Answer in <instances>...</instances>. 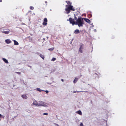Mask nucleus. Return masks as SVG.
<instances>
[{
    "mask_svg": "<svg viewBox=\"0 0 126 126\" xmlns=\"http://www.w3.org/2000/svg\"><path fill=\"white\" fill-rule=\"evenodd\" d=\"M84 24V21L83 18L81 17H79L76 20V25H78L79 27H82Z\"/></svg>",
    "mask_w": 126,
    "mask_h": 126,
    "instance_id": "nucleus-1",
    "label": "nucleus"
},
{
    "mask_svg": "<svg viewBox=\"0 0 126 126\" xmlns=\"http://www.w3.org/2000/svg\"><path fill=\"white\" fill-rule=\"evenodd\" d=\"M65 10L66 11V13L68 14L70 12L71 10L74 11H75V9L72 5H65Z\"/></svg>",
    "mask_w": 126,
    "mask_h": 126,
    "instance_id": "nucleus-2",
    "label": "nucleus"
},
{
    "mask_svg": "<svg viewBox=\"0 0 126 126\" xmlns=\"http://www.w3.org/2000/svg\"><path fill=\"white\" fill-rule=\"evenodd\" d=\"M69 20L70 23L72 24L73 25L75 24L76 25V22L74 21V19H72L70 17L69 18Z\"/></svg>",
    "mask_w": 126,
    "mask_h": 126,
    "instance_id": "nucleus-3",
    "label": "nucleus"
},
{
    "mask_svg": "<svg viewBox=\"0 0 126 126\" xmlns=\"http://www.w3.org/2000/svg\"><path fill=\"white\" fill-rule=\"evenodd\" d=\"M45 103L42 101H40L39 103H37V106H45Z\"/></svg>",
    "mask_w": 126,
    "mask_h": 126,
    "instance_id": "nucleus-4",
    "label": "nucleus"
},
{
    "mask_svg": "<svg viewBox=\"0 0 126 126\" xmlns=\"http://www.w3.org/2000/svg\"><path fill=\"white\" fill-rule=\"evenodd\" d=\"M47 20L46 18H45L44 19V21L43 23V25H46L47 24Z\"/></svg>",
    "mask_w": 126,
    "mask_h": 126,
    "instance_id": "nucleus-5",
    "label": "nucleus"
},
{
    "mask_svg": "<svg viewBox=\"0 0 126 126\" xmlns=\"http://www.w3.org/2000/svg\"><path fill=\"white\" fill-rule=\"evenodd\" d=\"M7 30H8V31H5L3 30L1 32H2L3 33H4L6 34H8L10 32V30L9 29Z\"/></svg>",
    "mask_w": 126,
    "mask_h": 126,
    "instance_id": "nucleus-6",
    "label": "nucleus"
},
{
    "mask_svg": "<svg viewBox=\"0 0 126 126\" xmlns=\"http://www.w3.org/2000/svg\"><path fill=\"white\" fill-rule=\"evenodd\" d=\"M83 20L84 19L86 22L89 23L90 24L91 23V21L90 20L87 18H83Z\"/></svg>",
    "mask_w": 126,
    "mask_h": 126,
    "instance_id": "nucleus-7",
    "label": "nucleus"
},
{
    "mask_svg": "<svg viewBox=\"0 0 126 126\" xmlns=\"http://www.w3.org/2000/svg\"><path fill=\"white\" fill-rule=\"evenodd\" d=\"M81 31H79L78 29H76L74 32V33L75 34H79L80 33V32Z\"/></svg>",
    "mask_w": 126,
    "mask_h": 126,
    "instance_id": "nucleus-8",
    "label": "nucleus"
},
{
    "mask_svg": "<svg viewBox=\"0 0 126 126\" xmlns=\"http://www.w3.org/2000/svg\"><path fill=\"white\" fill-rule=\"evenodd\" d=\"M66 2L67 3V5H68V6H69V5H72V3L69 1H66Z\"/></svg>",
    "mask_w": 126,
    "mask_h": 126,
    "instance_id": "nucleus-9",
    "label": "nucleus"
},
{
    "mask_svg": "<svg viewBox=\"0 0 126 126\" xmlns=\"http://www.w3.org/2000/svg\"><path fill=\"white\" fill-rule=\"evenodd\" d=\"M5 42L7 44H9L11 42V41L9 39H7L5 40Z\"/></svg>",
    "mask_w": 126,
    "mask_h": 126,
    "instance_id": "nucleus-10",
    "label": "nucleus"
},
{
    "mask_svg": "<svg viewBox=\"0 0 126 126\" xmlns=\"http://www.w3.org/2000/svg\"><path fill=\"white\" fill-rule=\"evenodd\" d=\"M2 60L5 63H8V61L6 59L4 58H3Z\"/></svg>",
    "mask_w": 126,
    "mask_h": 126,
    "instance_id": "nucleus-11",
    "label": "nucleus"
},
{
    "mask_svg": "<svg viewBox=\"0 0 126 126\" xmlns=\"http://www.w3.org/2000/svg\"><path fill=\"white\" fill-rule=\"evenodd\" d=\"M21 97L25 99H27V97L26 95L25 94L22 95Z\"/></svg>",
    "mask_w": 126,
    "mask_h": 126,
    "instance_id": "nucleus-12",
    "label": "nucleus"
},
{
    "mask_svg": "<svg viewBox=\"0 0 126 126\" xmlns=\"http://www.w3.org/2000/svg\"><path fill=\"white\" fill-rule=\"evenodd\" d=\"M78 78H75L73 81V82L74 83H76L78 80Z\"/></svg>",
    "mask_w": 126,
    "mask_h": 126,
    "instance_id": "nucleus-13",
    "label": "nucleus"
},
{
    "mask_svg": "<svg viewBox=\"0 0 126 126\" xmlns=\"http://www.w3.org/2000/svg\"><path fill=\"white\" fill-rule=\"evenodd\" d=\"M76 113H78L80 115H82V112L80 110L78 111H77L76 112Z\"/></svg>",
    "mask_w": 126,
    "mask_h": 126,
    "instance_id": "nucleus-14",
    "label": "nucleus"
},
{
    "mask_svg": "<svg viewBox=\"0 0 126 126\" xmlns=\"http://www.w3.org/2000/svg\"><path fill=\"white\" fill-rule=\"evenodd\" d=\"M13 41L14 42V45H18V43L17 41H16L15 40H13Z\"/></svg>",
    "mask_w": 126,
    "mask_h": 126,
    "instance_id": "nucleus-15",
    "label": "nucleus"
},
{
    "mask_svg": "<svg viewBox=\"0 0 126 126\" xmlns=\"http://www.w3.org/2000/svg\"><path fill=\"white\" fill-rule=\"evenodd\" d=\"M98 75L96 73L94 74L93 75V78H94V77H95L94 78H95Z\"/></svg>",
    "mask_w": 126,
    "mask_h": 126,
    "instance_id": "nucleus-16",
    "label": "nucleus"
},
{
    "mask_svg": "<svg viewBox=\"0 0 126 126\" xmlns=\"http://www.w3.org/2000/svg\"><path fill=\"white\" fill-rule=\"evenodd\" d=\"M39 56L43 59L44 60V55H42L41 54H40L39 55Z\"/></svg>",
    "mask_w": 126,
    "mask_h": 126,
    "instance_id": "nucleus-17",
    "label": "nucleus"
},
{
    "mask_svg": "<svg viewBox=\"0 0 126 126\" xmlns=\"http://www.w3.org/2000/svg\"><path fill=\"white\" fill-rule=\"evenodd\" d=\"M37 103V102L35 101H34L33 102V105H35L36 106H37V103Z\"/></svg>",
    "mask_w": 126,
    "mask_h": 126,
    "instance_id": "nucleus-18",
    "label": "nucleus"
},
{
    "mask_svg": "<svg viewBox=\"0 0 126 126\" xmlns=\"http://www.w3.org/2000/svg\"><path fill=\"white\" fill-rule=\"evenodd\" d=\"M54 49V47H52L51 48H49L48 49V50L50 51H52Z\"/></svg>",
    "mask_w": 126,
    "mask_h": 126,
    "instance_id": "nucleus-19",
    "label": "nucleus"
},
{
    "mask_svg": "<svg viewBox=\"0 0 126 126\" xmlns=\"http://www.w3.org/2000/svg\"><path fill=\"white\" fill-rule=\"evenodd\" d=\"M30 9L31 10H33L34 9V7L32 6H30Z\"/></svg>",
    "mask_w": 126,
    "mask_h": 126,
    "instance_id": "nucleus-20",
    "label": "nucleus"
},
{
    "mask_svg": "<svg viewBox=\"0 0 126 126\" xmlns=\"http://www.w3.org/2000/svg\"><path fill=\"white\" fill-rule=\"evenodd\" d=\"M37 89L38 91H39L40 92H41L43 91V90H41L39 88H37Z\"/></svg>",
    "mask_w": 126,
    "mask_h": 126,
    "instance_id": "nucleus-21",
    "label": "nucleus"
},
{
    "mask_svg": "<svg viewBox=\"0 0 126 126\" xmlns=\"http://www.w3.org/2000/svg\"><path fill=\"white\" fill-rule=\"evenodd\" d=\"M79 52H80L81 53H82L83 51H82V49H79Z\"/></svg>",
    "mask_w": 126,
    "mask_h": 126,
    "instance_id": "nucleus-22",
    "label": "nucleus"
},
{
    "mask_svg": "<svg viewBox=\"0 0 126 126\" xmlns=\"http://www.w3.org/2000/svg\"><path fill=\"white\" fill-rule=\"evenodd\" d=\"M56 60V58H53L51 60L53 61H54Z\"/></svg>",
    "mask_w": 126,
    "mask_h": 126,
    "instance_id": "nucleus-23",
    "label": "nucleus"
},
{
    "mask_svg": "<svg viewBox=\"0 0 126 126\" xmlns=\"http://www.w3.org/2000/svg\"><path fill=\"white\" fill-rule=\"evenodd\" d=\"M84 46V45L83 44H81L80 45V47H83Z\"/></svg>",
    "mask_w": 126,
    "mask_h": 126,
    "instance_id": "nucleus-24",
    "label": "nucleus"
},
{
    "mask_svg": "<svg viewBox=\"0 0 126 126\" xmlns=\"http://www.w3.org/2000/svg\"><path fill=\"white\" fill-rule=\"evenodd\" d=\"M16 73L19 74H21V72H16Z\"/></svg>",
    "mask_w": 126,
    "mask_h": 126,
    "instance_id": "nucleus-25",
    "label": "nucleus"
},
{
    "mask_svg": "<svg viewBox=\"0 0 126 126\" xmlns=\"http://www.w3.org/2000/svg\"><path fill=\"white\" fill-rule=\"evenodd\" d=\"M88 17H91L92 16V15L91 14H89L88 15Z\"/></svg>",
    "mask_w": 126,
    "mask_h": 126,
    "instance_id": "nucleus-26",
    "label": "nucleus"
},
{
    "mask_svg": "<svg viewBox=\"0 0 126 126\" xmlns=\"http://www.w3.org/2000/svg\"><path fill=\"white\" fill-rule=\"evenodd\" d=\"M44 115H48V113H44L43 114Z\"/></svg>",
    "mask_w": 126,
    "mask_h": 126,
    "instance_id": "nucleus-27",
    "label": "nucleus"
},
{
    "mask_svg": "<svg viewBox=\"0 0 126 126\" xmlns=\"http://www.w3.org/2000/svg\"><path fill=\"white\" fill-rule=\"evenodd\" d=\"M80 126H83V124L82 123H81L80 125Z\"/></svg>",
    "mask_w": 126,
    "mask_h": 126,
    "instance_id": "nucleus-28",
    "label": "nucleus"
},
{
    "mask_svg": "<svg viewBox=\"0 0 126 126\" xmlns=\"http://www.w3.org/2000/svg\"><path fill=\"white\" fill-rule=\"evenodd\" d=\"M83 48V47H80V48H79V49H82Z\"/></svg>",
    "mask_w": 126,
    "mask_h": 126,
    "instance_id": "nucleus-29",
    "label": "nucleus"
},
{
    "mask_svg": "<svg viewBox=\"0 0 126 126\" xmlns=\"http://www.w3.org/2000/svg\"><path fill=\"white\" fill-rule=\"evenodd\" d=\"M74 19H75V20L76 19H77V17L75 16Z\"/></svg>",
    "mask_w": 126,
    "mask_h": 126,
    "instance_id": "nucleus-30",
    "label": "nucleus"
},
{
    "mask_svg": "<svg viewBox=\"0 0 126 126\" xmlns=\"http://www.w3.org/2000/svg\"><path fill=\"white\" fill-rule=\"evenodd\" d=\"M45 92H46V93H48V91H47V90H46V91H45Z\"/></svg>",
    "mask_w": 126,
    "mask_h": 126,
    "instance_id": "nucleus-31",
    "label": "nucleus"
},
{
    "mask_svg": "<svg viewBox=\"0 0 126 126\" xmlns=\"http://www.w3.org/2000/svg\"><path fill=\"white\" fill-rule=\"evenodd\" d=\"M81 92H88V91H82Z\"/></svg>",
    "mask_w": 126,
    "mask_h": 126,
    "instance_id": "nucleus-32",
    "label": "nucleus"
},
{
    "mask_svg": "<svg viewBox=\"0 0 126 126\" xmlns=\"http://www.w3.org/2000/svg\"><path fill=\"white\" fill-rule=\"evenodd\" d=\"M61 80L63 82L64 81L63 79H62Z\"/></svg>",
    "mask_w": 126,
    "mask_h": 126,
    "instance_id": "nucleus-33",
    "label": "nucleus"
},
{
    "mask_svg": "<svg viewBox=\"0 0 126 126\" xmlns=\"http://www.w3.org/2000/svg\"><path fill=\"white\" fill-rule=\"evenodd\" d=\"M28 66L30 67V68H31L32 67V66H30V65H28Z\"/></svg>",
    "mask_w": 126,
    "mask_h": 126,
    "instance_id": "nucleus-34",
    "label": "nucleus"
},
{
    "mask_svg": "<svg viewBox=\"0 0 126 126\" xmlns=\"http://www.w3.org/2000/svg\"><path fill=\"white\" fill-rule=\"evenodd\" d=\"M76 91H74L73 92V93H76Z\"/></svg>",
    "mask_w": 126,
    "mask_h": 126,
    "instance_id": "nucleus-35",
    "label": "nucleus"
},
{
    "mask_svg": "<svg viewBox=\"0 0 126 126\" xmlns=\"http://www.w3.org/2000/svg\"><path fill=\"white\" fill-rule=\"evenodd\" d=\"M45 3H46V4H47V1H45Z\"/></svg>",
    "mask_w": 126,
    "mask_h": 126,
    "instance_id": "nucleus-36",
    "label": "nucleus"
},
{
    "mask_svg": "<svg viewBox=\"0 0 126 126\" xmlns=\"http://www.w3.org/2000/svg\"><path fill=\"white\" fill-rule=\"evenodd\" d=\"M2 116V115L1 114H0V117H1Z\"/></svg>",
    "mask_w": 126,
    "mask_h": 126,
    "instance_id": "nucleus-37",
    "label": "nucleus"
},
{
    "mask_svg": "<svg viewBox=\"0 0 126 126\" xmlns=\"http://www.w3.org/2000/svg\"><path fill=\"white\" fill-rule=\"evenodd\" d=\"M77 92L79 93V92H81V91H77Z\"/></svg>",
    "mask_w": 126,
    "mask_h": 126,
    "instance_id": "nucleus-38",
    "label": "nucleus"
},
{
    "mask_svg": "<svg viewBox=\"0 0 126 126\" xmlns=\"http://www.w3.org/2000/svg\"><path fill=\"white\" fill-rule=\"evenodd\" d=\"M0 2H2V0H0Z\"/></svg>",
    "mask_w": 126,
    "mask_h": 126,
    "instance_id": "nucleus-39",
    "label": "nucleus"
},
{
    "mask_svg": "<svg viewBox=\"0 0 126 126\" xmlns=\"http://www.w3.org/2000/svg\"><path fill=\"white\" fill-rule=\"evenodd\" d=\"M69 20V19H67V21H68Z\"/></svg>",
    "mask_w": 126,
    "mask_h": 126,
    "instance_id": "nucleus-40",
    "label": "nucleus"
}]
</instances>
